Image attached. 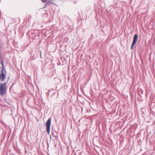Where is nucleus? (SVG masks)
Returning a JSON list of instances; mask_svg holds the SVG:
<instances>
[{"label": "nucleus", "instance_id": "nucleus-2", "mask_svg": "<svg viewBox=\"0 0 155 155\" xmlns=\"http://www.w3.org/2000/svg\"><path fill=\"white\" fill-rule=\"evenodd\" d=\"M51 123V118H49L46 122V129L48 134H50Z\"/></svg>", "mask_w": 155, "mask_h": 155}, {"label": "nucleus", "instance_id": "nucleus-5", "mask_svg": "<svg viewBox=\"0 0 155 155\" xmlns=\"http://www.w3.org/2000/svg\"><path fill=\"white\" fill-rule=\"evenodd\" d=\"M9 77H8V79H9Z\"/></svg>", "mask_w": 155, "mask_h": 155}, {"label": "nucleus", "instance_id": "nucleus-4", "mask_svg": "<svg viewBox=\"0 0 155 155\" xmlns=\"http://www.w3.org/2000/svg\"><path fill=\"white\" fill-rule=\"evenodd\" d=\"M42 2H47V3L48 4H49L50 3L51 4H52L53 3L51 1H48V0H41Z\"/></svg>", "mask_w": 155, "mask_h": 155}, {"label": "nucleus", "instance_id": "nucleus-3", "mask_svg": "<svg viewBox=\"0 0 155 155\" xmlns=\"http://www.w3.org/2000/svg\"><path fill=\"white\" fill-rule=\"evenodd\" d=\"M138 37V36L137 35L135 34L134 35V38H133V42L132 43V44L131 47V49H133L134 46L135 45L137 41Z\"/></svg>", "mask_w": 155, "mask_h": 155}, {"label": "nucleus", "instance_id": "nucleus-1", "mask_svg": "<svg viewBox=\"0 0 155 155\" xmlns=\"http://www.w3.org/2000/svg\"><path fill=\"white\" fill-rule=\"evenodd\" d=\"M6 82L3 83H1L0 84V95L3 96L6 94Z\"/></svg>", "mask_w": 155, "mask_h": 155}]
</instances>
